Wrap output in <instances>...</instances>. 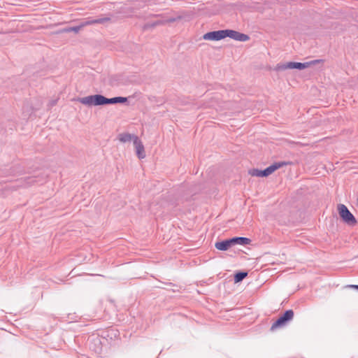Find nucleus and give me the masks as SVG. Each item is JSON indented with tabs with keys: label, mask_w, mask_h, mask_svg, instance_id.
<instances>
[{
	"label": "nucleus",
	"mask_w": 358,
	"mask_h": 358,
	"mask_svg": "<svg viewBox=\"0 0 358 358\" xmlns=\"http://www.w3.org/2000/svg\"><path fill=\"white\" fill-rule=\"evenodd\" d=\"M127 97L116 96L113 98H106L101 94H94L78 98V101L82 104L88 106H103L107 104L124 103L127 101Z\"/></svg>",
	"instance_id": "f257e3e1"
},
{
	"label": "nucleus",
	"mask_w": 358,
	"mask_h": 358,
	"mask_svg": "<svg viewBox=\"0 0 358 358\" xmlns=\"http://www.w3.org/2000/svg\"><path fill=\"white\" fill-rule=\"evenodd\" d=\"M289 162H277L267 167L264 170H259L258 169H252L249 170V174L255 177H268L273 174L275 171L282 168L285 166L289 165Z\"/></svg>",
	"instance_id": "f03ea898"
},
{
	"label": "nucleus",
	"mask_w": 358,
	"mask_h": 358,
	"mask_svg": "<svg viewBox=\"0 0 358 358\" xmlns=\"http://www.w3.org/2000/svg\"><path fill=\"white\" fill-rule=\"evenodd\" d=\"M336 210L341 220L347 225L354 227L357 224V222L355 217L348 210L345 205L342 203L338 204Z\"/></svg>",
	"instance_id": "7ed1b4c3"
},
{
	"label": "nucleus",
	"mask_w": 358,
	"mask_h": 358,
	"mask_svg": "<svg viewBox=\"0 0 358 358\" xmlns=\"http://www.w3.org/2000/svg\"><path fill=\"white\" fill-rule=\"evenodd\" d=\"M318 62H319L318 60H315V61H312L310 62H304V63L289 62H287L285 64H277V66L275 67V70L276 71H284V70H286L288 69H299V70H302L306 68H308L310 65V64H315Z\"/></svg>",
	"instance_id": "20e7f679"
},
{
	"label": "nucleus",
	"mask_w": 358,
	"mask_h": 358,
	"mask_svg": "<svg viewBox=\"0 0 358 358\" xmlns=\"http://www.w3.org/2000/svg\"><path fill=\"white\" fill-rule=\"evenodd\" d=\"M294 317V313L292 310H289L285 312V313L278 318V320L273 323L271 327V330H274L277 328L283 327L287 322L291 320Z\"/></svg>",
	"instance_id": "39448f33"
},
{
	"label": "nucleus",
	"mask_w": 358,
	"mask_h": 358,
	"mask_svg": "<svg viewBox=\"0 0 358 358\" xmlns=\"http://www.w3.org/2000/svg\"><path fill=\"white\" fill-rule=\"evenodd\" d=\"M225 31V38L229 37L235 41H247L250 39V37L245 34L240 33L237 31L231 30V29H224Z\"/></svg>",
	"instance_id": "423d86ee"
},
{
	"label": "nucleus",
	"mask_w": 358,
	"mask_h": 358,
	"mask_svg": "<svg viewBox=\"0 0 358 358\" xmlns=\"http://www.w3.org/2000/svg\"><path fill=\"white\" fill-rule=\"evenodd\" d=\"M110 21V17H97V18H92V17H88L83 20L80 25L81 27V29L84 27L92 25L95 24H104L106 22H108Z\"/></svg>",
	"instance_id": "0eeeda50"
},
{
	"label": "nucleus",
	"mask_w": 358,
	"mask_h": 358,
	"mask_svg": "<svg viewBox=\"0 0 358 358\" xmlns=\"http://www.w3.org/2000/svg\"><path fill=\"white\" fill-rule=\"evenodd\" d=\"M203 38L208 41H220L225 38L224 29L207 32L203 36Z\"/></svg>",
	"instance_id": "6e6552de"
},
{
	"label": "nucleus",
	"mask_w": 358,
	"mask_h": 358,
	"mask_svg": "<svg viewBox=\"0 0 358 358\" xmlns=\"http://www.w3.org/2000/svg\"><path fill=\"white\" fill-rule=\"evenodd\" d=\"M232 239H228L223 241L217 242L215 244V247L222 251H226L233 246Z\"/></svg>",
	"instance_id": "1a4fd4ad"
},
{
	"label": "nucleus",
	"mask_w": 358,
	"mask_h": 358,
	"mask_svg": "<svg viewBox=\"0 0 358 358\" xmlns=\"http://www.w3.org/2000/svg\"><path fill=\"white\" fill-rule=\"evenodd\" d=\"M176 20H177V18L170 17V18L166 20L165 21L157 20V21H155V22H152V23H146L143 26V29L144 30H147V29L153 28V27H156L157 25L163 24L165 22L171 23V22H175Z\"/></svg>",
	"instance_id": "9d476101"
},
{
	"label": "nucleus",
	"mask_w": 358,
	"mask_h": 358,
	"mask_svg": "<svg viewBox=\"0 0 358 358\" xmlns=\"http://www.w3.org/2000/svg\"><path fill=\"white\" fill-rule=\"evenodd\" d=\"M134 145L136 148V155L138 157H141L144 152V147L138 137L134 138Z\"/></svg>",
	"instance_id": "9b49d317"
},
{
	"label": "nucleus",
	"mask_w": 358,
	"mask_h": 358,
	"mask_svg": "<svg viewBox=\"0 0 358 358\" xmlns=\"http://www.w3.org/2000/svg\"><path fill=\"white\" fill-rule=\"evenodd\" d=\"M231 239H232L234 245H249L251 243V240L250 238H244V237H236V238H233Z\"/></svg>",
	"instance_id": "f8f14e48"
},
{
	"label": "nucleus",
	"mask_w": 358,
	"mask_h": 358,
	"mask_svg": "<svg viewBox=\"0 0 358 358\" xmlns=\"http://www.w3.org/2000/svg\"><path fill=\"white\" fill-rule=\"evenodd\" d=\"M135 137L136 136L129 133H122L118 135L119 141L122 143L130 142L131 140L134 141Z\"/></svg>",
	"instance_id": "ddd939ff"
},
{
	"label": "nucleus",
	"mask_w": 358,
	"mask_h": 358,
	"mask_svg": "<svg viewBox=\"0 0 358 358\" xmlns=\"http://www.w3.org/2000/svg\"><path fill=\"white\" fill-rule=\"evenodd\" d=\"M247 276V273L240 272L235 275L234 280L235 282H239Z\"/></svg>",
	"instance_id": "4468645a"
},
{
	"label": "nucleus",
	"mask_w": 358,
	"mask_h": 358,
	"mask_svg": "<svg viewBox=\"0 0 358 358\" xmlns=\"http://www.w3.org/2000/svg\"><path fill=\"white\" fill-rule=\"evenodd\" d=\"M81 29L80 25L69 27L66 29L67 31H73L78 33Z\"/></svg>",
	"instance_id": "2eb2a0df"
},
{
	"label": "nucleus",
	"mask_w": 358,
	"mask_h": 358,
	"mask_svg": "<svg viewBox=\"0 0 358 358\" xmlns=\"http://www.w3.org/2000/svg\"><path fill=\"white\" fill-rule=\"evenodd\" d=\"M144 3H147V4H155L157 3L156 1H152V0H142Z\"/></svg>",
	"instance_id": "dca6fc26"
},
{
	"label": "nucleus",
	"mask_w": 358,
	"mask_h": 358,
	"mask_svg": "<svg viewBox=\"0 0 358 358\" xmlns=\"http://www.w3.org/2000/svg\"><path fill=\"white\" fill-rule=\"evenodd\" d=\"M350 287L358 289V285H351Z\"/></svg>",
	"instance_id": "f3484780"
},
{
	"label": "nucleus",
	"mask_w": 358,
	"mask_h": 358,
	"mask_svg": "<svg viewBox=\"0 0 358 358\" xmlns=\"http://www.w3.org/2000/svg\"><path fill=\"white\" fill-rule=\"evenodd\" d=\"M357 204H358V198H357Z\"/></svg>",
	"instance_id": "a211bd4d"
}]
</instances>
